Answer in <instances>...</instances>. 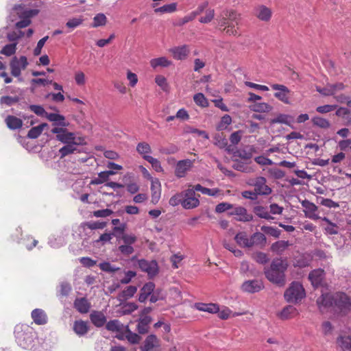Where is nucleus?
Masks as SVG:
<instances>
[{"label": "nucleus", "instance_id": "1", "mask_svg": "<svg viewBox=\"0 0 351 351\" xmlns=\"http://www.w3.org/2000/svg\"><path fill=\"white\" fill-rule=\"evenodd\" d=\"M289 267L287 259L275 258L269 268L264 269L265 278L272 284L283 287L286 285L285 272Z\"/></svg>", "mask_w": 351, "mask_h": 351}, {"label": "nucleus", "instance_id": "2", "mask_svg": "<svg viewBox=\"0 0 351 351\" xmlns=\"http://www.w3.org/2000/svg\"><path fill=\"white\" fill-rule=\"evenodd\" d=\"M240 21V14L233 10L223 11L217 18L219 28H223V31L227 35L234 36H239L238 26Z\"/></svg>", "mask_w": 351, "mask_h": 351}, {"label": "nucleus", "instance_id": "3", "mask_svg": "<svg viewBox=\"0 0 351 351\" xmlns=\"http://www.w3.org/2000/svg\"><path fill=\"white\" fill-rule=\"evenodd\" d=\"M14 336L17 344L23 349H29L34 343L32 328L27 325L17 324L14 328Z\"/></svg>", "mask_w": 351, "mask_h": 351}, {"label": "nucleus", "instance_id": "4", "mask_svg": "<svg viewBox=\"0 0 351 351\" xmlns=\"http://www.w3.org/2000/svg\"><path fill=\"white\" fill-rule=\"evenodd\" d=\"M306 297V292L300 282L293 281L284 293V298L287 302L297 304Z\"/></svg>", "mask_w": 351, "mask_h": 351}, {"label": "nucleus", "instance_id": "5", "mask_svg": "<svg viewBox=\"0 0 351 351\" xmlns=\"http://www.w3.org/2000/svg\"><path fill=\"white\" fill-rule=\"evenodd\" d=\"M253 155H229L228 158L225 155L226 160H231L233 162L232 167L235 170L248 173L250 171V167L248 165L252 162V158Z\"/></svg>", "mask_w": 351, "mask_h": 351}, {"label": "nucleus", "instance_id": "6", "mask_svg": "<svg viewBox=\"0 0 351 351\" xmlns=\"http://www.w3.org/2000/svg\"><path fill=\"white\" fill-rule=\"evenodd\" d=\"M333 307L336 308L339 313L346 315L351 309V301L343 292H337L334 294Z\"/></svg>", "mask_w": 351, "mask_h": 351}, {"label": "nucleus", "instance_id": "7", "mask_svg": "<svg viewBox=\"0 0 351 351\" xmlns=\"http://www.w3.org/2000/svg\"><path fill=\"white\" fill-rule=\"evenodd\" d=\"M138 267L147 274L149 279H153L159 273V266L156 260L148 261L145 258L138 260Z\"/></svg>", "mask_w": 351, "mask_h": 351}, {"label": "nucleus", "instance_id": "8", "mask_svg": "<svg viewBox=\"0 0 351 351\" xmlns=\"http://www.w3.org/2000/svg\"><path fill=\"white\" fill-rule=\"evenodd\" d=\"M28 64L29 63L25 56H21L19 58L14 56L10 62L12 75L15 77H19L21 75V71L25 70Z\"/></svg>", "mask_w": 351, "mask_h": 351}, {"label": "nucleus", "instance_id": "9", "mask_svg": "<svg viewBox=\"0 0 351 351\" xmlns=\"http://www.w3.org/2000/svg\"><path fill=\"white\" fill-rule=\"evenodd\" d=\"M51 132L56 134V139L64 144L77 142L75 133L69 132L66 127H54Z\"/></svg>", "mask_w": 351, "mask_h": 351}, {"label": "nucleus", "instance_id": "10", "mask_svg": "<svg viewBox=\"0 0 351 351\" xmlns=\"http://www.w3.org/2000/svg\"><path fill=\"white\" fill-rule=\"evenodd\" d=\"M184 199L182 201V207L185 209H193L199 205V195L196 197L194 189H188L184 191Z\"/></svg>", "mask_w": 351, "mask_h": 351}, {"label": "nucleus", "instance_id": "11", "mask_svg": "<svg viewBox=\"0 0 351 351\" xmlns=\"http://www.w3.org/2000/svg\"><path fill=\"white\" fill-rule=\"evenodd\" d=\"M194 160L184 159L178 160L175 167V176L178 178H184L186 173L193 167Z\"/></svg>", "mask_w": 351, "mask_h": 351}, {"label": "nucleus", "instance_id": "12", "mask_svg": "<svg viewBox=\"0 0 351 351\" xmlns=\"http://www.w3.org/2000/svg\"><path fill=\"white\" fill-rule=\"evenodd\" d=\"M273 90H277L274 93V97L279 101L286 104H290L289 93L290 90L285 85L279 84H273L271 85Z\"/></svg>", "mask_w": 351, "mask_h": 351}, {"label": "nucleus", "instance_id": "13", "mask_svg": "<svg viewBox=\"0 0 351 351\" xmlns=\"http://www.w3.org/2000/svg\"><path fill=\"white\" fill-rule=\"evenodd\" d=\"M264 287L262 280L256 279L245 280L241 285L242 290L250 293L259 292Z\"/></svg>", "mask_w": 351, "mask_h": 351}, {"label": "nucleus", "instance_id": "14", "mask_svg": "<svg viewBox=\"0 0 351 351\" xmlns=\"http://www.w3.org/2000/svg\"><path fill=\"white\" fill-rule=\"evenodd\" d=\"M38 10L36 9H30L25 10L21 15V21L16 23V27L19 29L25 28L29 26L31 23V18L36 16L38 14Z\"/></svg>", "mask_w": 351, "mask_h": 351}, {"label": "nucleus", "instance_id": "15", "mask_svg": "<svg viewBox=\"0 0 351 351\" xmlns=\"http://www.w3.org/2000/svg\"><path fill=\"white\" fill-rule=\"evenodd\" d=\"M302 206L305 208L304 210V215L309 219L317 220L320 219V217L315 213L318 210V207L313 202L307 199L300 200Z\"/></svg>", "mask_w": 351, "mask_h": 351}, {"label": "nucleus", "instance_id": "16", "mask_svg": "<svg viewBox=\"0 0 351 351\" xmlns=\"http://www.w3.org/2000/svg\"><path fill=\"white\" fill-rule=\"evenodd\" d=\"M169 51L172 57L177 60H183L187 58L190 53L189 46L183 45L171 48Z\"/></svg>", "mask_w": 351, "mask_h": 351}, {"label": "nucleus", "instance_id": "17", "mask_svg": "<svg viewBox=\"0 0 351 351\" xmlns=\"http://www.w3.org/2000/svg\"><path fill=\"white\" fill-rule=\"evenodd\" d=\"M325 271L323 269H316L311 271L308 274V279L313 287L315 289L321 286L325 278Z\"/></svg>", "mask_w": 351, "mask_h": 351}, {"label": "nucleus", "instance_id": "18", "mask_svg": "<svg viewBox=\"0 0 351 351\" xmlns=\"http://www.w3.org/2000/svg\"><path fill=\"white\" fill-rule=\"evenodd\" d=\"M228 215L229 216H241L239 218H236V220L238 221L248 222L254 219L253 215L247 214V209L243 206L235 207L232 211L228 212Z\"/></svg>", "mask_w": 351, "mask_h": 351}, {"label": "nucleus", "instance_id": "19", "mask_svg": "<svg viewBox=\"0 0 351 351\" xmlns=\"http://www.w3.org/2000/svg\"><path fill=\"white\" fill-rule=\"evenodd\" d=\"M45 118L52 122V125L55 127H68L70 124L66 121L65 117L60 114L48 112Z\"/></svg>", "mask_w": 351, "mask_h": 351}, {"label": "nucleus", "instance_id": "20", "mask_svg": "<svg viewBox=\"0 0 351 351\" xmlns=\"http://www.w3.org/2000/svg\"><path fill=\"white\" fill-rule=\"evenodd\" d=\"M89 317L91 323L97 328L104 326L107 322V318L102 311H92Z\"/></svg>", "mask_w": 351, "mask_h": 351}, {"label": "nucleus", "instance_id": "21", "mask_svg": "<svg viewBox=\"0 0 351 351\" xmlns=\"http://www.w3.org/2000/svg\"><path fill=\"white\" fill-rule=\"evenodd\" d=\"M299 315L298 309L292 305L285 306L280 312L278 313V317L282 320H287Z\"/></svg>", "mask_w": 351, "mask_h": 351}, {"label": "nucleus", "instance_id": "22", "mask_svg": "<svg viewBox=\"0 0 351 351\" xmlns=\"http://www.w3.org/2000/svg\"><path fill=\"white\" fill-rule=\"evenodd\" d=\"M159 339L154 334H150L145 338L143 345L140 346L141 351H151L153 348L159 346Z\"/></svg>", "mask_w": 351, "mask_h": 351}, {"label": "nucleus", "instance_id": "23", "mask_svg": "<svg viewBox=\"0 0 351 351\" xmlns=\"http://www.w3.org/2000/svg\"><path fill=\"white\" fill-rule=\"evenodd\" d=\"M155 287L156 285L154 282L149 281L144 284L140 290L138 300L141 303L145 302L149 296L151 297V294L154 291Z\"/></svg>", "mask_w": 351, "mask_h": 351}, {"label": "nucleus", "instance_id": "24", "mask_svg": "<svg viewBox=\"0 0 351 351\" xmlns=\"http://www.w3.org/2000/svg\"><path fill=\"white\" fill-rule=\"evenodd\" d=\"M152 202L156 204L160 197L161 184L158 178H154L151 183Z\"/></svg>", "mask_w": 351, "mask_h": 351}, {"label": "nucleus", "instance_id": "25", "mask_svg": "<svg viewBox=\"0 0 351 351\" xmlns=\"http://www.w3.org/2000/svg\"><path fill=\"white\" fill-rule=\"evenodd\" d=\"M136 322H138V324L136 326V330L138 332V334L145 335V334H147L149 332V325L152 322V317H139L136 320Z\"/></svg>", "mask_w": 351, "mask_h": 351}, {"label": "nucleus", "instance_id": "26", "mask_svg": "<svg viewBox=\"0 0 351 351\" xmlns=\"http://www.w3.org/2000/svg\"><path fill=\"white\" fill-rule=\"evenodd\" d=\"M74 308L80 313H86L90 308V303L86 297L77 298L74 300Z\"/></svg>", "mask_w": 351, "mask_h": 351}, {"label": "nucleus", "instance_id": "27", "mask_svg": "<svg viewBox=\"0 0 351 351\" xmlns=\"http://www.w3.org/2000/svg\"><path fill=\"white\" fill-rule=\"evenodd\" d=\"M73 330L80 337L84 336L90 330L88 322L82 319L75 320L73 323Z\"/></svg>", "mask_w": 351, "mask_h": 351}, {"label": "nucleus", "instance_id": "28", "mask_svg": "<svg viewBox=\"0 0 351 351\" xmlns=\"http://www.w3.org/2000/svg\"><path fill=\"white\" fill-rule=\"evenodd\" d=\"M272 16L271 10L263 5H259L256 9V16L262 21H269Z\"/></svg>", "mask_w": 351, "mask_h": 351}, {"label": "nucleus", "instance_id": "29", "mask_svg": "<svg viewBox=\"0 0 351 351\" xmlns=\"http://www.w3.org/2000/svg\"><path fill=\"white\" fill-rule=\"evenodd\" d=\"M137 291V287L134 285L128 286L124 290L121 291L117 296V299L123 304L127 300L132 298Z\"/></svg>", "mask_w": 351, "mask_h": 351}, {"label": "nucleus", "instance_id": "30", "mask_svg": "<svg viewBox=\"0 0 351 351\" xmlns=\"http://www.w3.org/2000/svg\"><path fill=\"white\" fill-rule=\"evenodd\" d=\"M32 318L38 325H43L47 322V317L43 309L35 308L32 312Z\"/></svg>", "mask_w": 351, "mask_h": 351}, {"label": "nucleus", "instance_id": "31", "mask_svg": "<svg viewBox=\"0 0 351 351\" xmlns=\"http://www.w3.org/2000/svg\"><path fill=\"white\" fill-rule=\"evenodd\" d=\"M107 224H108L107 221H84L80 223V228H82L84 230H85L86 228L90 229V230H97V229L102 230L106 227Z\"/></svg>", "mask_w": 351, "mask_h": 351}, {"label": "nucleus", "instance_id": "32", "mask_svg": "<svg viewBox=\"0 0 351 351\" xmlns=\"http://www.w3.org/2000/svg\"><path fill=\"white\" fill-rule=\"evenodd\" d=\"M290 245L289 241H278L272 243L270 250L278 255H282L284 251Z\"/></svg>", "mask_w": 351, "mask_h": 351}, {"label": "nucleus", "instance_id": "33", "mask_svg": "<svg viewBox=\"0 0 351 351\" xmlns=\"http://www.w3.org/2000/svg\"><path fill=\"white\" fill-rule=\"evenodd\" d=\"M334 294L324 293L317 300V303L319 306H322L324 308L333 307Z\"/></svg>", "mask_w": 351, "mask_h": 351}, {"label": "nucleus", "instance_id": "34", "mask_svg": "<svg viewBox=\"0 0 351 351\" xmlns=\"http://www.w3.org/2000/svg\"><path fill=\"white\" fill-rule=\"evenodd\" d=\"M5 123L8 128L11 130H17L22 127L23 121L13 115H8L5 118Z\"/></svg>", "mask_w": 351, "mask_h": 351}, {"label": "nucleus", "instance_id": "35", "mask_svg": "<svg viewBox=\"0 0 351 351\" xmlns=\"http://www.w3.org/2000/svg\"><path fill=\"white\" fill-rule=\"evenodd\" d=\"M234 240L238 245L242 246L243 247H252V243H251V240L247 237V234L245 232H240L236 234L234 237Z\"/></svg>", "mask_w": 351, "mask_h": 351}, {"label": "nucleus", "instance_id": "36", "mask_svg": "<svg viewBox=\"0 0 351 351\" xmlns=\"http://www.w3.org/2000/svg\"><path fill=\"white\" fill-rule=\"evenodd\" d=\"M84 138L82 137L77 138V142L66 143V145L60 149V154H73L76 150V145L83 144Z\"/></svg>", "mask_w": 351, "mask_h": 351}, {"label": "nucleus", "instance_id": "37", "mask_svg": "<svg viewBox=\"0 0 351 351\" xmlns=\"http://www.w3.org/2000/svg\"><path fill=\"white\" fill-rule=\"evenodd\" d=\"M337 343L342 351H350L351 350V337L350 336L340 335L337 338Z\"/></svg>", "mask_w": 351, "mask_h": 351}, {"label": "nucleus", "instance_id": "38", "mask_svg": "<svg viewBox=\"0 0 351 351\" xmlns=\"http://www.w3.org/2000/svg\"><path fill=\"white\" fill-rule=\"evenodd\" d=\"M311 122L313 126L324 130L328 129L331 125L328 120L319 116L313 117Z\"/></svg>", "mask_w": 351, "mask_h": 351}, {"label": "nucleus", "instance_id": "39", "mask_svg": "<svg viewBox=\"0 0 351 351\" xmlns=\"http://www.w3.org/2000/svg\"><path fill=\"white\" fill-rule=\"evenodd\" d=\"M150 65L153 69H156L158 66L160 67H168L171 65V61L169 60L165 57H160L154 58L150 60Z\"/></svg>", "mask_w": 351, "mask_h": 351}, {"label": "nucleus", "instance_id": "40", "mask_svg": "<svg viewBox=\"0 0 351 351\" xmlns=\"http://www.w3.org/2000/svg\"><path fill=\"white\" fill-rule=\"evenodd\" d=\"M250 240L252 243V246L254 245H260L263 247L267 243V238L264 232H256L251 236Z\"/></svg>", "mask_w": 351, "mask_h": 351}, {"label": "nucleus", "instance_id": "41", "mask_svg": "<svg viewBox=\"0 0 351 351\" xmlns=\"http://www.w3.org/2000/svg\"><path fill=\"white\" fill-rule=\"evenodd\" d=\"M167 298V293L163 289L158 287L154 289V291L151 294L149 301L151 303H155L158 300H165Z\"/></svg>", "mask_w": 351, "mask_h": 351}, {"label": "nucleus", "instance_id": "42", "mask_svg": "<svg viewBox=\"0 0 351 351\" xmlns=\"http://www.w3.org/2000/svg\"><path fill=\"white\" fill-rule=\"evenodd\" d=\"M266 175L269 178L280 180L285 176V171L275 167L272 168H268L267 169Z\"/></svg>", "mask_w": 351, "mask_h": 351}, {"label": "nucleus", "instance_id": "43", "mask_svg": "<svg viewBox=\"0 0 351 351\" xmlns=\"http://www.w3.org/2000/svg\"><path fill=\"white\" fill-rule=\"evenodd\" d=\"M272 106L265 102H254L250 109L256 112H269L272 110Z\"/></svg>", "mask_w": 351, "mask_h": 351}, {"label": "nucleus", "instance_id": "44", "mask_svg": "<svg viewBox=\"0 0 351 351\" xmlns=\"http://www.w3.org/2000/svg\"><path fill=\"white\" fill-rule=\"evenodd\" d=\"M47 127L48 124L46 123H43L38 126L33 127L29 130L27 136L32 139L36 138L42 134L43 130Z\"/></svg>", "mask_w": 351, "mask_h": 351}, {"label": "nucleus", "instance_id": "45", "mask_svg": "<svg viewBox=\"0 0 351 351\" xmlns=\"http://www.w3.org/2000/svg\"><path fill=\"white\" fill-rule=\"evenodd\" d=\"M70 155H53L51 159L53 160L55 165H51L54 167L60 168L62 170H64L66 167V157Z\"/></svg>", "mask_w": 351, "mask_h": 351}, {"label": "nucleus", "instance_id": "46", "mask_svg": "<svg viewBox=\"0 0 351 351\" xmlns=\"http://www.w3.org/2000/svg\"><path fill=\"white\" fill-rule=\"evenodd\" d=\"M120 305L122 306L120 313L123 315H130L138 308V306L134 302H123V304L120 303Z\"/></svg>", "mask_w": 351, "mask_h": 351}, {"label": "nucleus", "instance_id": "47", "mask_svg": "<svg viewBox=\"0 0 351 351\" xmlns=\"http://www.w3.org/2000/svg\"><path fill=\"white\" fill-rule=\"evenodd\" d=\"M123 324L118 319H112L106 323V329L111 332H121Z\"/></svg>", "mask_w": 351, "mask_h": 351}, {"label": "nucleus", "instance_id": "48", "mask_svg": "<svg viewBox=\"0 0 351 351\" xmlns=\"http://www.w3.org/2000/svg\"><path fill=\"white\" fill-rule=\"evenodd\" d=\"M127 228V223H122L118 226H114L112 229V232L114 237H116L117 241L118 242L120 241V239H121V237L126 233L125 230Z\"/></svg>", "mask_w": 351, "mask_h": 351}, {"label": "nucleus", "instance_id": "49", "mask_svg": "<svg viewBox=\"0 0 351 351\" xmlns=\"http://www.w3.org/2000/svg\"><path fill=\"white\" fill-rule=\"evenodd\" d=\"M261 231L265 234L273 237L276 239H278L281 234V230L277 228L269 226H263L261 228Z\"/></svg>", "mask_w": 351, "mask_h": 351}, {"label": "nucleus", "instance_id": "50", "mask_svg": "<svg viewBox=\"0 0 351 351\" xmlns=\"http://www.w3.org/2000/svg\"><path fill=\"white\" fill-rule=\"evenodd\" d=\"M192 189L195 191H199L203 194H206L210 196H215L219 191L218 189H208L206 187L202 186L201 184H197L193 186Z\"/></svg>", "mask_w": 351, "mask_h": 351}, {"label": "nucleus", "instance_id": "51", "mask_svg": "<svg viewBox=\"0 0 351 351\" xmlns=\"http://www.w3.org/2000/svg\"><path fill=\"white\" fill-rule=\"evenodd\" d=\"M232 123V118L229 114H225L221 118L219 123L216 126L217 131H223L228 128Z\"/></svg>", "mask_w": 351, "mask_h": 351}, {"label": "nucleus", "instance_id": "52", "mask_svg": "<svg viewBox=\"0 0 351 351\" xmlns=\"http://www.w3.org/2000/svg\"><path fill=\"white\" fill-rule=\"evenodd\" d=\"M107 18L105 14L99 13L96 14L93 18V23L92 24L93 27H97L99 26H104L106 24Z\"/></svg>", "mask_w": 351, "mask_h": 351}, {"label": "nucleus", "instance_id": "53", "mask_svg": "<svg viewBox=\"0 0 351 351\" xmlns=\"http://www.w3.org/2000/svg\"><path fill=\"white\" fill-rule=\"evenodd\" d=\"M16 43L8 44L5 45L0 51L1 54L6 56H11L16 53Z\"/></svg>", "mask_w": 351, "mask_h": 351}, {"label": "nucleus", "instance_id": "54", "mask_svg": "<svg viewBox=\"0 0 351 351\" xmlns=\"http://www.w3.org/2000/svg\"><path fill=\"white\" fill-rule=\"evenodd\" d=\"M184 194V191L180 193H176L169 199V204L172 206H176L179 204H181L182 206Z\"/></svg>", "mask_w": 351, "mask_h": 351}, {"label": "nucleus", "instance_id": "55", "mask_svg": "<svg viewBox=\"0 0 351 351\" xmlns=\"http://www.w3.org/2000/svg\"><path fill=\"white\" fill-rule=\"evenodd\" d=\"M195 103L202 108L208 106V101L202 93H197L193 96Z\"/></svg>", "mask_w": 351, "mask_h": 351}, {"label": "nucleus", "instance_id": "56", "mask_svg": "<svg viewBox=\"0 0 351 351\" xmlns=\"http://www.w3.org/2000/svg\"><path fill=\"white\" fill-rule=\"evenodd\" d=\"M177 4L176 3H172L170 4L164 5L160 8H156L154 10L155 12H160V13H171L176 10Z\"/></svg>", "mask_w": 351, "mask_h": 351}, {"label": "nucleus", "instance_id": "57", "mask_svg": "<svg viewBox=\"0 0 351 351\" xmlns=\"http://www.w3.org/2000/svg\"><path fill=\"white\" fill-rule=\"evenodd\" d=\"M253 258L259 264L265 265L269 261L267 254L263 252H256L253 254Z\"/></svg>", "mask_w": 351, "mask_h": 351}, {"label": "nucleus", "instance_id": "58", "mask_svg": "<svg viewBox=\"0 0 351 351\" xmlns=\"http://www.w3.org/2000/svg\"><path fill=\"white\" fill-rule=\"evenodd\" d=\"M319 199H321V202H319V204L327 208H338L339 206L338 202H335L332 201L331 199L324 198L322 197L317 196V199L318 200Z\"/></svg>", "mask_w": 351, "mask_h": 351}, {"label": "nucleus", "instance_id": "59", "mask_svg": "<svg viewBox=\"0 0 351 351\" xmlns=\"http://www.w3.org/2000/svg\"><path fill=\"white\" fill-rule=\"evenodd\" d=\"M99 267L102 271L108 273H114L120 269L119 267H115L114 266H112L110 263L108 261H104L99 263Z\"/></svg>", "mask_w": 351, "mask_h": 351}, {"label": "nucleus", "instance_id": "60", "mask_svg": "<svg viewBox=\"0 0 351 351\" xmlns=\"http://www.w3.org/2000/svg\"><path fill=\"white\" fill-rule=\"evenodd\" d=\"M114 214V211L109 208L97 210L93 212V215L97 218H104Z\"/></svg>", "mask_w": 351, "mask_h": 351}, {"label": "nucleus", "instance_id": "61", "mask_svg": "<svg viewBox=\"0 0 351 351\" xmlns=\"http://www.w3.org/2000/svg\"><path fill=\"white\" fill-rule=\"evenodd\" d=\"M71 286L68 282H62L60 285L59 295L67 296L71 291Z\"/></svg>", "mask_w": 351, "mask_h": 351}, {"label": "nucleus", "instance_id": "62", "mask_svg": "<svg viewBox=\"0 0 351 351\" xmlns=\"http://www.w3.org/2000/svg\"><path fill=\"white\" fill-rule=\"evenodd\" d=\"M125 339L128 341V342L131 344H138L142 339V337L141 334L136 332H130L128 335H125Z\"/></svg>", "mask_w": 351, "mask_h": 351}, {"label": "nucleus", "instance_id": "63", "mask_svg": "<svg viewBox=\"0 0 351 351\" xmlns=\"http://www.w3.org/2000/svg\"><path fill=\"white\" fill-rule=\"evenodd\" d=\"M243 132L242 130H238L232 133L230 136L229 140L232 145H237L242 138Z\"/></svg>", "mask_w": 351, "mask_h": 351}, {"label": "nucleus", "instance_id": "64", "mask_svg": "<svg viewBox=\"0 0 351 351\" xmlns=\"http://www.w3.org/2000/svg\"><path fill=\"white\" fill-rule=\"evenodd\" d=\"M29 108L38 116L46 117V114L48 113L45 111L44 108L40 105H30Z\"/></svg>", "mask_w": 351, "mask_h": 351}]
</instances>
